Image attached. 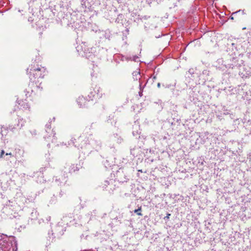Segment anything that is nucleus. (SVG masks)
<instances>
[{"label": "nucleus", "mask_w": 251, "mask_h": 251, "mask_svg": "<svg viewBox=\"0 0 251 251\" xmlns=\"http://www.w3.org/2000/svg\"><path fill=\"white\" fill-rule=\"evenodd\" d=\"M45 69L44 67H41L38 64L36 65L34 64L31 65V67L29 69V73L32 74L34 75H36V77H42V73L45 72Z\"/></svg>", "instance_id": "obj_1"}, {"label": "nucleus", "mask_w": 251, "mask_h": 251, "mask_svg": "<svg viewBox=\"0 0 251 251\" xmlns=\"http://www.w3.org/2000/svg\"><path fill=\"white\" fill-rule=\"evenodd\" d=\"M239 75L242 77H247L251 75V68L248 64H243L239 66Z\"/></svg>", "instance_id": "obj_2"}, {"label": "nucleus", "mask_w": 251, "mask_h": 251, "mask_svg": "<svg viewBox=\"0 0 251 251\" xmlns=\"http://www.w3.org/2000/svg\"><path fill=\"white\" fill-rule=\"evenodd\" d=\"M83 140V137L80 136L78 139L77 141L75 142V146L77 147H80V148H82L85 145H86L88 142V139H86L84 142H82ZM75 144V143H74Z\"/></svg>", "instance_id": "obj_3"}, {"label": "nucleus", "mask_w": 251, "mask_h": 251, "mask_svg": "<svg viewBox=\"0 0 251 251\" xmlns=\"http://www.w3.org/2000/svg\"><path fill=\"white\" fill-rule=\"evenodd\" d=\"M133 78L135 80H137L140 78V73L139 71H135L132 74Z\"/></svg>", "instance_id": "obj_4"}, {"label": "nucleus", "mask_w": 251, "mask_h": 251, "mask_svg": "<svg viewBox=\"0 0 251 251\" xmlns=\"http://www.w3.org/2000/svg\"><path fill=\"white\" fill-rule=\"evenodd\" d=\"M141 209V206H140L137 209L134 210V212L137 213L138 215L142 216V214L140 212Z\"/></svg>", "instance_id": "obj_5"}, {"label": "nucleus", "mask_w": 251, "mask_h": 251, "mask_svg": "<svg viewBox=\"0 0 251 251\" xmlns=\"http://www.w3.org/2000/svg\"><path fill=\"white\" fill-rule=\"evenodd\" d=\"M131 61H134V62H139L140 61L139 60V58L137 56H133L132 59L130 60Z\"/></svg>", "instance_id": "obj_6"}, {"label": "nucleus", "mask_w": 251, "mask_h": 251, "mask_svg": "<svg viewBox=\"0 0 251 251\" xmlns=\"http://www.w3.org/2000/svg\"><path fill=\"white\" fill-rule=\"evenodd\" d=\"M4 153V151L3 150H2L0 152V158H1L3 157V155Z\"/></svg>", "instance_id": "obj_7"}, {"label": "nucleus", "mask_w": 251, "mask_h": 251, "mask_svg": "<svg viewBox=\"0 0 251 251\" xmlns=\"http://www.w3.org/2000/svg\"><path fill=\"white\" fill-rule=\"evenodd\" d=\"M6 155H10V156H12V154L11 153H6Z\"/></svg>", "instance_id": "obj_8"}, {"label": "nucleus", "mask_w": 251, "mask_h": 251, "mask_svg": "<svg viewBox=\"0 0 251 251\" xmlns=\"http://www.w3.org/2000/svg\"><path fill=\"white\" fill-rule=\"evenodd\" d=\"M170 216V214H168L167 216L166 217V218H169V216Z\"/></svg>", "instance_id": "obj_9"}, {"label": "nucleus", "mask_w": 251, "mask_h": 251, "mask_svg": "<svg viewBox=\"0 0 251 251\" xmlns=\"http://www.w3.org/2000/svg\"><path fill=\"white\" fill-rule=\"evenodd\" d=\"M78 100H83V98H79L78 99Z\"/></svg>", "instance_id": "obj_10"}, {"label": "nucleus", "mask_w": 251, "mask_h": 251, "mask_svg": "<svg viewBox=\"0 0 251 251\" xmlns=\"http://www.w3.org/2000/svg\"><path fill=\"white\" fill-rule=\"evenodd\" d=\"M157 87H158V88H159V87H160V83H158L157 84Z\"/></svg>", "instance_id": "obj_11"}, {"label": "nucleus", "mask_w": 251, "mask_h": 251, "mask_svg": "<svg viewBox=\"0 0 251 251\" xmlns=\"http://www.w3.org/2000/svg\"><path fill=\"white\" fill-rule=\"evenodd\" d=\"M24 123V122H23V123L21 124V125L20 127H22V126H23V125Z\"/></svg>", "instance_id": "obj_12"}, {"label": "nucleus", "mask_w": 251, "mask_h": 251, "mask_svg": "<svg viewBox=\"0 0 251 251\" xmlns=\"http://www.w3.org/2000/svg\"><path fill=\"white\" fill-rule=\"evenodd\" d=\"M234 45H235V44H234V43H232V46H234Z\"/></svg>", "instance_id": "obj_13"}, {"label": "nucleus", "mask_w": 251, "mask_h": 251, "mask_svg": "<svg viewBox=\"0 0 251 251\" xmlns=\"http://www.w3.org/2000/svg\"><path fill=\"white\" fill-rule=\"evenodd\" d=\"M26 106H26V108H29V106H28V105L27 104H26Z\"/></svg>", "instance_id": "obj_14"}, {"label": "nucleus", "mask_w": 251, "mask_h": 251, "mask_svg": "<svg viewBox=\"0 0 251 251\" xmlns=\"http://www.w3.org/2000/svg\"><path fill=\"white\" fill-rule=\"evenodd\" d=\"M240 10L239 11H237V12H235V13H233V14H235V13H237L238 12H239Z\"/></svg>", "instance_id": "obj_15"}, {"label": "nucleus", "mask_w": 251, "mask_h": 251, "mask_svg": "<svg viewBox=\"0 0 251 251\" xmlns=\"http://www.w3.org/2000/svg\"><path fill=\"white\" fill-rule=\"evenodd\" d=\"M139 95H140V96H142V93H140Z\"/></svg>", "instance_id": "obj_16"}]
</instances>
